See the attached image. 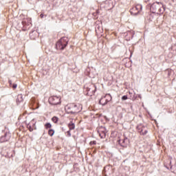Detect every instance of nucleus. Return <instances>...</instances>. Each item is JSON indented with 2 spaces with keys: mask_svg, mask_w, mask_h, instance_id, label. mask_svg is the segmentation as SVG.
I'll list each match as a JSON object with an SVG mask.
<instances>
[{
  "mask_svg": "<svg viewBox=\"0 0 176 176\" xmlns=\"http://www.w3.org/2000/svg\"><path fill=\"white\" fill-rule=\"evenodd\" d=\"M68 38L62 37L56 44V50H64L68 45Z\"/></svg>",
  "mask_w": 176,
  "mask_h": 176,
  "instance_id": "obj_1",
  "label": "nucleus"
},
{
  "mask_svg": "<svg viewBox=\"0 0 176 176\" xmlns=\"http://www.w3.org/2000/svg\"><path fill=\"white\" fill-rule=\"evenodd\" d=\"M65 111L67 113H70V115H75L80 112V110H79V107L74 103L67 105L65 107Z\"/></svg>",
  "mask_w": 176,
  "mask_h": 176,
  "instance_id": "obj_2",
  "label": "nucleus"
},
{
  "mask_svg": "<svg viewBox=\"0 0 176 176\" xmlns=\"http://www.w3.org/2000/svg\"><path fill=\"white\" fill-rule=\"evenodd\" d=\"M142 11V5L138 4L135 6V7L132 8L130 10V13L132 14V16H137V14H140L141 12Z\"/></svg>",
  "mask_w": 176,
  "mask_h": 176,
  "instance_id": "obj_3",
  "label": "nucleus"
},
{
  "mask_svg": "<svg viewBox=\"0 0 176 176\" xmlns=\"http://www.w3.org/2000/svg\"><path fill=\"white\" fill-rule=\"evenodd\" d=\"M49 102L51 105H58L61 104V98L60 96H51L49 98Z\"/></svg>",
  "mask_w": 176,
  "mask_h": 176,
  "instance_id": "obj_4",
  "label": "nucleus"
},
{
  "mask_svg": "<svg viewBox=\"0 0 176 176\" xmlns=\"http://www.w3.org/2000/svg\"><path fill=\"white\" fill-rule=\"evenodd\" d=\"M12 138V133L9 131L4 132L0 138V142H8Z\"/></svg>",
  "mask_w": 176,
  "mask_h": 176,
  "instance_id": "obj_5",
  "label": "nucleus"
},
{
  "mask_svg": "<svg viewBox=\"0 0 176 176\" xmlns=\"http://www.w3.org/2000/svg\"><path fill=\"white\" fill-rule=\"evenodd\" d=\"M160 6H163V4L160 2H156L151 5V9H153V10H159V12L162 11V9H160Z\"/></svg>",
  "mask_w": 176,
  "mask_h": 176,
  "instance_id": "obj_6",
  "label": "nucleus"
},
{
  "mask_svg": "<svg viewBox=\"0 0 176 176\" xmlns=\"http://www.w3.org/2000/svg\"><path fill=\"white\" fill-rule=\"evenodd\" d=\"M95 31L97 35H100V34H102L104 30H102V26H101L100 23H97L95 26Z\"/></svg>",
  "mask_w": 176,
  "mask_h": 176,
  "instance_id": "obj_7",
  "label": "nucleus"
},
{
  "mask_svg": "<svg viewBox=\"0 0 176 176\" xmlns=\"http://www.w3.org/2000/svg\"><path fill=\"white\" fill-rule=\"evenodd\" d=\"M138 129L139 131V133H140L142 135H145V134L148 133V130L146 129V128H145V126H138Z\"/></svg>",
  "mask_w": 176,
  "mask_h": 176,
  "instance_id": "obj_8",
  "label": "nucleus"
},
{
  "mask_svg": "<svg viewBox=\"0 0 176 176\" xmlns=\"http://www.w3.org/2000/svg\"><path fill=\"white\" fill-rule=\"evenodd\" d=\"M109 168H110L109 165H107L104 167V170H103V175H104V176L111 175V170Z\"/></svg>",
  "mask_w": 176,
  "mask_h": 176,
  "instance_id": "obj_9",
  "label": "nucleus"
},
{
  "mask_svg": "<svg viewBox=\"0 0 176 176\" xmlns=\"http://www.w3.org/2000/svg\"><path fill=\"white\" fill-rule=\"evenodd\" d=\"M127 142H129V140L127 138L118 140V144H120L121 146H126V145H127Z\"/></svg>",
  "mask_w": 176,
  "mask_h": 176,
  "instance_id": "obj_10",
  "label": "nucleus"
},
{
  "mask_svg": "<svg viewBox=\"0 0 176 176\" xmlns=\"http://www.w3.org/2000/svg\"><path fill=\"white\" fill-rule=\"evenodd\" d=\"M98 133L100 138H105V137L107 136V133L104 131H101L98 130Z\"/></svg>",
  "mask_w": 176,
  "mask_h": 176,
  "instance_id": "obj_11",
  "label": "nucleus"
},
{
  "mask_svg": "<svg viewBox=\"0 0 176 176\" xmlns=\"http://www.w3.org/2000/svg\"><path fill=\"white\" fill-rule=\"evenodd\" d=\"M68 127L69 130H75V123H74L72 121H70L68 124Z\"/></svg>",
  "mask_w": 176,
  "mask_h": 176,
  "instance_id": "obj_12",
  "label": "nucleus"
},
{
  "mask_svg": "<svg viewBox=\"0 0 176 176\" xmlns=\"http://www.w3.org/2000/svg\"><path fill=\"white\" fill-rule=\"evenodd\" d=\"M109 100H108L107 99H105V98H102L100 101H99V104H100L101 105H105V104H107V102H109Z\"/></svg>",
  "mask_w": 176,
  "mask_h": 176,
  "instance_id": "obj_13",
  "label": "nucleus"
},
{
  "mask_svg": "<svg viewBox=\"0 0 176 176\" xmlns=\"http://www.w3.org/2000/svg\"><path fill=\"white\" fill-rule=\"evenodd\" d=\"M23 100V95L19 94L16 98V102H22Z\"/></svg>",
  "mask_w": 176,
  "mask_h": 176,
  "instance_id": "obj_14",
  "label": "nucleus"
},
{
  "mask_svg": "<svg viewBox=\"0 0 176 176\" xmlns=\"http://www.w3.org/2000/svg\"><path fill=\"white\" fill-rule=\"evenodd\" d=\"M48 134L49 135H50L51 137H53V135H54V130L53 129H50L48 131Z\"/></svg>",
  "mask_w": 176,
  "mask_h": 176,
  "instance_id": "obj_15",
  "label": "nucleus"
},
{
  "mask_svg": "<svg viewBox=\"0 0 176 176\" xmlns=\"http://www.w3.org/2000/svg\"><path fill=\"white\" fill-rule=\"evenodd\" d=\"M52 122H54V123H57V122H58V118L54 116L52 118Z\"/></svg>",
  "mask_w": 176,
  "mask_h": 176,
  "instance_id": "obj_16",
  "label": "nucleus"
},
{
  "mask_svg": "<svg viewBox=\"0 0 176 176\" xmlns=\"http://www.w3.org/2000/svg\"><path fill=\"white\" fill-rule=\"evenodd\" d=\"M52 128V124L47 122L45 124V129H50Z\"/></svg>",
  "mask_w": 176,
  "mask_h": 176,
  "instance_id": "obj_17",
  "label": "nucleus"
},
{
  "mask_svg": "<svg viewBox=\"0 0 176 176\" xmlns=\"http://www.w3.org/2000/svg\"><path fill=\"white\" fill-rule=\"evenodd\" d=\"M28 129L30 131H34V129H32V127L30 125L28 126Z\"/></svg>",
  "mask_w": 176,
  "mask_h": 176,
  "instance_id": "obj_18",
  "label": "nucleus"
},
{
  "mask_svg": "<svg viewBox=\"0 0 176 176\" xmlns=\"http://www.w3.org/2000/svg\"><path fill=\"white\" fill-rule=\"evenodd\" d=\"M96 144H97V142H96V141H91V142H90V143H89L90 145H96Z\"/></svg>",
  "mask_w": 176,
  "mask_h": 176,
  "instance_id": "obj_19",
  "label": "nucleus"
},
{
  "mask_svg": "<svg viewBox=\"0 0 176 176\" xmlns=\"http://www.w3.org/2000/svg\"><path fill=\"white\" fill-rule=\"evenodd\" d=\"M67 134L68 137H71V130L67 131Z\"/></svg>",
  "mask_w": 176,
  "mask_h": 176,
  "instance_id": "obj_20",
  "label": "nucleus"
},
{
  "mask_svg": "<svg viewBox=\"0 0 176 176\" xmlns=\"http://www.w3.org/2000/svg\"><path fill=\"white\" fill-rule=\"evenodd\" d=\"M127 96H123L122 97V100H127Z\"/></svg>",
  "mask_w": 176,
  "mask_h": 176,
  "instance_id": "obj_21",
  "label": "nucleus"
},
{
  "mask_svg": "<svg viewBox=\"0 0 176 176\" xmlns=\"http://www.w3.org/2000/svg\"><path fill=\"white\" fill-rule=\"evenodd\" d=\"M16 88H17V84H13L12 89H16Z\"/></svg>",
  "mask_w": 176,
  "mask_h": 176,
  "instance_id": "obj_22",
  "label": "nucleus"
},
{
  "mask_svg": "<svg viewBox=\"0 0 176 176\" xmlns=\"http://www.w3.org/2000/svg\"><path fill=\"white\" fill-rule=\"evenodd\" d=\"M8 83L10 84V86H12V80H9Z\"/></svg>",
  "mask_w": 176,
  "mask_h": 176,
  "instance_id": "obj_23",
  "label": "nucleus"
},
{
  "mask_svg": "<svg viewBox=\"0 0 176 176\" xmlns=\"http://www.w3.org/2000/svg\"><path fill=\"white\" fill-rule=\"evenodd\" d=\"M94 87H95V90L93 91V93H96V90H97V87H96L95 85H94Z\"/></svg>",
  "mask_w": 176,
  "mask_h": 176,
  "instance_id": "obj_24",
  "label": "nucleus"
},
{
  "mask_svg": "<svg viewBox=\"0 0 176 176\" xmlns=\"http://www.w3.org/2000/svg\"><path fill=\"white\" fill-rule=\"evenodd\" d=\"M40 17H41V19H43V14H41L40 15Z\"/></svg>",
  "mask_w": 176,
  "mask_h": 176,
  "instance_id": "obj_25",
  "label": "nucleus"
},
{
  "mask_svg": "<svg viewBox=\"0 0 176 176\" xmlns=\"http://www.w3.org/2000/svg\"><path fill=\"white\" fill-rule=\"evenodd\" d=\"M138 98H140V100H141V98H142V97L141 96V95H138Z\"/></svg>",
  "mask_w": 176,
  "mask_h": 176,
  "instance_id": "obj_26",
  "label": "nucleus"
},
{
  "mask_svg": "<svg viewBox=\"0 0 176 176\" xmlns=\"http://www.w3.org/2000/svg\"><path fill=\"white\" fill-rule=\"evenodd\" d=\"M106 96H111V94H107Z\"/></svg>",
  "mask_w": 176,
  "mask_h": 176,
  "instance_id": "obj_27",
  "label": "nucleus"
}]
</instances>
